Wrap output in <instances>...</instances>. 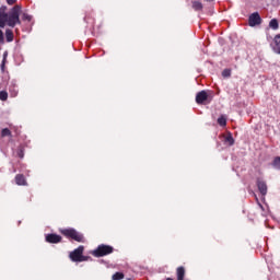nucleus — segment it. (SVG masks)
<instances>
[{"label": "nucleus", "mask_w": 280, "mask_h": 280, "mask_svg": "<svg viewBox=\"0 0 280 280\" xmlns=\"http://www.w3.org/2000/svg\"><path fill=\"white\" fill-rule=\"evenodd\" d=\"M21 5H14L9 12L8 7L0 8V27L21 25Z\"/></svg>", "instance_id": "nucleus-1"}, {"label": "nucleus", "mask_w": 280, "mask_h": 280, "mask_svg": "<svg viewBox=\"0 0 280 280\" xmlns=\"http://www.w3.org/2000/svg\"><path fill=\"white\" fill-rule=\"evenodd\" d=\"M61 233L66 237H70L75 242H84V236L80 234L78 231H75L74 229H66V230H62Z\"/></svg>", "instance_id": "nucleus-2"}, {"label": "nucleus", "mask_w": 280, "mask_h": 280, "mask_svg": "<svg viewBox=\"0 0 280 280\" xmlns=\"http://www.w3.org/2000/svg\"><path fill=\"white\" fill-rule=\"evenodd\" d=\"M110 253H113V246L100 245L95 250H93L92 255H94V257H104L106 255H110Z\"/></svg>", "instance_id": "nucleus-3"}, {"label": "nucleus", "mask_w": 280, "mask_h": 280, "mask_svg": "<svg viewBox=\"0 0 280 280\" xmlns=\"http://www.w3.org/2000/svg\"><path fill=\"white\" fill-rule=\"evenodd\" d=\"M82 253H84V246H79L77 249L70 253V259L73 261H86L89 258L83 256Z\"/></svg>", "instance_id": "nucleus-4"}, {"label": "nucleus", "mask_w": 280, "mask_h": 280, "mask_svg": "<svg viewBox=\"0 0 280 280\" xmlns=\"http://www.w3.org/2000/svg\"><path fill=\"white\" fill-rule=\"evenodd\" d=\"M248 23L250 27H255V25H259L261 23V16H259V13L256 12L249 15Z\"/></svg>", "instance_id": "nucleus-5"}, {"label": "nucleus", "mask_w": 280, "mask_h": 280, "mask_svg": "<svg viewBox=\"0 0 280 280\" xmlns=\"http://www.w3.org/2000/svg\"><path fill=\"white\" fill-rule=\"evenodd\" d=\"M62 237L58 234H48L46 236V242H49L50 244H58Z\"/></svg>", "instance_id": "nucleus-6"}, {"label": "nucleus", "mask_w": 280, "mask_h": 280, "mask_svg": "<svg viewBox=\"0 0 280 280\" xmlns=\"http://www.w3.org/2000/svg\"><path fill=\"white\" fill-rule=\"evenodd\" d=\"M257 187H258L261 196H266L268 194V186L266 185V182L258 180L257 182Z\"/></svg>", "instance_id": "nucleus-7"}, {"label": "nucleus", "mask_w": 280, "mask_h": 280, "mask_svg": "<svg viewBox=\"0 0 280 280\" xmlns=\"http://www.w3.org/2000/svg\"><path fill=\"white\" fill-rule=\"evenodd\" d=\"M208 97L209 96L207 95V93L205 91H201V92L197 93L196 102H197V104H203L205 102H207Z\"/></svg>", "instance_id": "nucleus-8"}, {"label": "nucleus", "mask_w": 280, "mask_h": 280, "mask_svg": "<svg viewBox=\"0 0 280 280\" xmlns=\"http://www.w3.org/2000/svg\"><path fill=\"white\" fill-rule=\"evenodd\" d=\"M273 51L276 54H280V34L276 35V37H275Z\"/></svg>", "instance_id": "nucleus-9"}, {"label": "nucleus", "mask_w": 280, "mask_h": 280, "mask_svg": "<svg viewBox=\"0 0 280 280\" xmlns=\"http://www.w3.org/2000/svg\"><path fill=\"white\" fill-rule=\"evenodd\" d=\"M224 143H226V145H233V143H235V140L231 133H226L224 136Z\"/></svg>", "instance_id": "nucleus-10"}, {"label": "nucleus", "mask_w": 280, "mask_h": 280, "mask_svg": "<svg viewBox=\"0 0 280 280\" xmlns=\"http://www.w3.org/2000/svg\"><path fill=\"white\" fill-rule=\"evenodd\" d=\"M5 38L7 43H12V40H14V33L12 32V30L8 28L5 31Z\"/></svg>", "instance_id": "nucleus-11"}, {"label": "nucleus", "mask_w": 280, "mask_h": 280, "mask_svg": "<svg viewBox=\"0 0 280 280\" xmlns=\"http://www.w3.org/2000/svg\"><path fill=\"white\" fill-rule=\"evenodd\" d=\"M15 183H16V185H26L27 184L25 182V176H23V175H16Z\"/></svg>", "instance_id": "nucleus-12"}, {"label": "nucleus", "mask_w": 280, "mask_h": 280, "mask_svg": "<svg viewBox=\"0 0 280 280\" xmlns=\"http://www.w3.org/2000/svg\"><path fill=\"white\" fill-rule=\"evenodd\" d=\"M185 279V268L178 267L177 268V280Z\"/></svg>", "instance_id": "nucleus-13"}, {"label": "nucleus", "mask_w": 280, "mask_h": 280, "mask_svg": "<svg viewBox=\"0 0 280 280\" xmlns=\"http://www.w3.org/2000/svg\"><path fill=\"white\" fill-rule=\"evenodd\" d=\"M269 27H271V30H279V22L277 21V19H272L269 22Z\"/></svg>", "instance_id": "nucleus-14"}, {"label": "nucleus", "mask_w": 280, "mask_h": 280, "mask_svg": "<svg viewBox=\"0 0 280 280\" xmlns=\"http://www.w3.org/2000/svg\"><path fill=\"white\" fill-rule=\"evenodd\" d=\"M218 124L219 126H222V127L226 126V116H220L218 118Z\"/></svg>", "instance_id": "nucleus-15"}, {"label": "nucleus", "mask_w": 280, "mask_h": 280, "mask_svg": "<svg viewBox=\"0 0 280 280\" xmlns=\"http://www.w3.org/2000/svg\"><path fill=\"white\" fill-rule=\"evenodd\" d=\"M194 10H202V3L200 1L192 2Z\"/></svg>", "instance_id": "nucleus-16"}, {"label": "nucleus", "mask_w": 280, "mask_h": 280, "mask_svg": "<svg viewBox=\"0 0 280 280\" xmlns=\"http://www.w3.org/2000/svg\"><path fill=\"white\" fill-rule=\"evenodd\" d=\"M0 100H1V102H7L8 101V92L7 91H1L0 92Z\"/></svg>", "instance_id": "nucleus-17"}, {"label": "nucleus", "mask_w": 280, "mask_h": 280, "mask_svg": "<svg viewBox=\"0 0 280 280\" xmlns=\"http://www.w3.org/2000/svg\"><path fill=\"white\" fill-rule=\"evenodd\" d=\"M113 280H121L124 279V273L122 272H116L112 277Z\"/></svg>", "instance_id": "nucleus-18"}, {"label": "nucleus", "mask_w": 280, "mask_h": 280, "mask_svg": "<svg viewBox=\"0 0 280 280\" xmlns=\"http://www.w3.org/2000/svg\"><path fill=\"white\" fill-rule=\"evenodd\" d=\"M11 135L12 132L8 128L2 129L1 131V137H10Z\"/></svg>", "instance_id": "nucleus-19"}, {"label": "nucleus", "mask_w": 280, "mask_h": 280, "mask_svg": "<svg viewBox=\"0 0 280 280\" xmlns=\"http://www.w3.org/2000/svg\"><path fill=\"white\" fill-rule=\"evenodd\" d=\"M10 93H11V97H16V95H19V90H16V88H10Z\"/></svg>", "instance_id": "nucleus-20"}, {"label": "nucleus", "mask_w": 280, "mask_h": 280, "mask_svg": "<svg viewBox=\"0 0 280 280\" xmlns=\"http://www.w3.org/2000/svg\"><path fill=\"white\" fill-rule=\"evenodd\" d=\"M273 166L277 168V170H280V156L276 158L275 161H273Z\"/></svg>", "instance_id": "nucleus-21"}, {"label": "nucleus", "mask_w": 280, "mask_h": 280, "mask_svg": "<svg viewBox=\"0 0 280 280\" xmlns=\"http://www.w3.org/2000/svg\"><path fill=\"white\" fill-rule=\"evenodd\" d=\"M22 21H32V15L27 14V13H23L22 14Z\"/></svg>", "instance_id": "nucleus-22"}, {"label": "nucleus", "mask_w": 280, "mask_h": 280, "mask_svg": "<svg viewBox=\"0 0 280 280\" xmlns=\"http://www.w3.org/2000/svg\"><path fill=\"white\" fill-rule=\"evenodd\" d=\"M222 75L223 78H231V70L230 69L223 70Z\"/></svg>", "instance_id": "nucleus-23"}, {"label": "nucleus", "mask_w": 280, "mask_h": 280, "mask_svg": "<svg viewBox=\"0 0 280 280\" xmlns=\"http://www.w3.org/2000/svg\"><path fill=\"white\" fill-rule=\"evenodd\" d=\"M5 43V37L3 36V31L0 28V45H3Z\"/></svg>", "instance_id": "nucleus-24"}, {"label": "nucleus", "mask_w": 280, "mask_h": 280, "mask_svg": "<svg viewBox=\"0 0 280 280\" xmlns=\"http://www.w3.org/2000/svg\"><path fill=\"white\" fill-rule=\"evenodd\" d=\"M7 3L9 5H14L16 3V0H7Z\"/></svg>", "instance_id": "nucleus-25"}, {"label": "nucleus", "mask_w": 280, "mask_h": 280, "mask_svg": "<svg viewBox=\"0 0 280 280\" xmlns=\"http://www.w3.org/2000/svg\"><path fill=\"white\" fill-rule=\"evenodd\" d=\"M5 58H8V51H4L3 54V62H5Z\"/></svg>", "instance_id": "nucleus-26"}, {"label": "nucleus", "mask_w": 280, "mask_h": 280, "mask_svg": "<svg viewBox=\"0 0 280 280\" xmlns=\"http://www.w3.org/2000/svg\"><path fill=\"white\" fill-rule=\"evenodd\" d=\"M20 158L23 159V153H20Z\"/></svg>", "instance_id": "nucleus-27"}, {"label": "nucleus", "mask_w": 280, "mask_h": 280, "mask_svg": "<svg viewBox=\"0 0 280 280\" xmlns=\"http://www.w3.org/2000/svg\"><path fill=\"white\" fill-rule=\"evenodd\" d=\"M166 280H173L172 278H167Z\"/></svg>", "instance_id": "nucleus-28"}, {"label": "nucleus", "mask_w": 280, "mask_h": 280, "mask_svg": "<svg viewBox=\"0 0 280 280\" xmlns=\"http://www.w3.org/2000/svg\"><path fill=\"white\" fill-rule=\"evenodd\" d=\"M206 1H213V0H206Z\"/></svg>", "instance_id": "nucleus-29"}, {"label": "nucleus", "mask_w": 280, "mask_h": 280, "mask_svg": "<svg viewBox=\"0 0 280 280\" xmlns=\"http://www.w3.org/2000/svg\"><path fill=\"white\" fill-rule=\"evenodd\" d=\"M130 280V279H129Z\"/></svg>", "instance_id": "nucleus-30"}]
</instances>
